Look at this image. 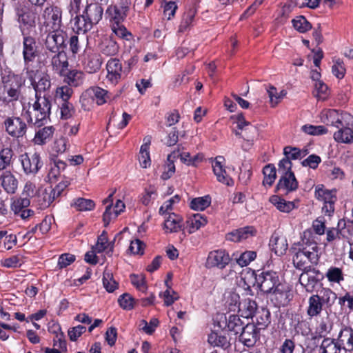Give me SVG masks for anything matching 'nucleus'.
Wrapping results in <instances>:
<instances>
[{
	"label": "nucleus",
	"mask_w": 353,
	"mask_h": 353,
	"mask_svg": "<svg viewBox=\"0 0 353 353\" xmlns=\"http://www.w3.org/2000/svg\"><path fill=\"white\" fill-rule=\"evenodd\" d=\"M0 101L4 103L17 101L21 96L22 78L6 68L1 72Z\"/></svg>",
	"instance_id": "1"
},
{
	"label": "nucleus",
	"mask_w": 353,
	"mask_h": 353,
	"mask_svg": "<svg viewBox=\"0 0 353 353\" xmlns=\"http://www.w3.org/2000/svg\"><path fill=\"white\" fill-rule=\"evenodd\" d=\"M14 12L19 28L23 32L25 30H31L34 28L37 23L39 21V11L37 8L28 6L24 2L14 3Z\"/></svg>",
	"instance_id": "2"
},
{
	"label": "nucleus",
	"mask_w": 353,
	"mask_h": 353,
	"mask_svg": "<svg viewBox=\"0 0 353 353\" xmlns=\"http://www.w3.org/2000/svg\"><path fill=\"white\" fill-rule=\"evenodd\" d=\"M35 101L32 105L34 110V121L29 111H26L23 117L28 123H32L34 125L40 127L43 125L50 114L52 103L50 96H35Z\"/></svg>",
	"instance_id": "3"
},
{
	"label": "nucleus",
	"mask_w": 353,
	"mask_h": 353,
	"mask_svg": "<svg viewBox=\"0 0 353 353\" xmlns=\"http://www.w3.org/2000/svg\"><path fill=\"white\" fill-rule=\"evenodd\" d=\"M26 74L35 91V96H50L51 81L48 74L38 70H29L28 68H26Z\"/></svg>",
	"instance_id": "4"
},
{
	"label": "nucleus",
	"mask_w": 353,
	"mask_h": 353,
	"mask_svg": "<svg viewBox=\"0 0 353 353\" xmlns=\"http://www.w3.org/2000/svg\"><path fill=\"white\" fill-rule=\"evenodd\" d=\"M294 252L293 256V264L296 269L305 270L309 269L310 265L308 264L316 265L319 262V257L318 253L314 251L307 250V247L292 248Z\"/></svg>",
	"instance_id": "5"
},
{
	"label": "nucleus",
	"mask_w": 353,
	"mask_h": 353,
	"mask_svg": "<svg viewBox=\"0 0 353 353\" xmlns=\"http://www.w3.org/2000/svg\"><path fill=\"white\" fill-rule=\"evenodd\" d=\"M67 34L61 29H54L46 36L44 46L46 52H56L64 50L66 47Z\"/></svg>",
	"instance_id": "6"
},
{
	"label": "nucleus",
	"mask_w": 353,
	"mask_h": 353,
	"mask_svg": "<svg viewBox=\"0 0 353 353\" xmlns=\"http://www.w3.org/2000/svg\"><path fill=\"white\" fill-rule=\"evenodd\" d=\"M245 325L240 317L234 314H230L228 317L223 314H218L214 320V327L221 330L228 327V331L233 332L235 334L240 333Z\"/></svg>",
	"instance_id": "7"
},
{
	"label": "nucleus",
	"mask_w": 353,
	"mask_h": 353,
	"mask_svg": "<svg viewBox=\"0 0 353 353\" xmlns=\"http://www.w3.org/2000/svg\"><path fill=\"white\" fill-rule=\"evenodd\" d=\"M315 197L324 202L323 212L328 215L334 212L336 201V190H328L323 185H318L315 188Z\"/></svg>",
	"instance_id": "8"
},
{
	"label": "nucleus",
	"mask_w": 353,
	"mask_h": 353,
	"mask_svg": "<svg viewBox=\"0 0 353 353\" xmlns=\"http://www.w3.org/2000/svg\"><path fill=\"white\" fill-rule=\"evenodd\" d=\"M256 281L260 290L266 294H270L282 283L278 274L274 271H263L256 276Z\"/></svg>",
	"instance_id": "9"
},
{
	"label": "nucleus",
	"mask_w": 353,
	"mask_h": 353,
	"mask_svg": "<svg viewBox=\"0 0 353 353\" xmlns=\"http://www.w3.org/2000/svg\"><path fill=\"white\" fill-rule=\"evenodd\" d=\"M6 131L14 138H22L27 132L26 123L21 117H8L4 121Z\"/></svg>",
	"instance_id": "10"
},
{
	"label": "nucleus",
	"mask_w": 353,
	"mask_h": 353,
	"mask_svg": "<svg viewBox=\"0 0 353 353\" xmlns=\"http://www.w3.org/2000/svg\"><path fill=\"white\" fill-rule=\"evenodd\" d=\"M61 16L62 11L61 8L54 6L46 7L42 13L44 25L50 26L52 30L61 28L62 24Z\"/></svg>",
	"instance_id": "11"
},
{
	"label": "nucleus",
	"mask_w": 353,
	"mask_h": 353,
	"mask_svg": "<svg viewBox=\"0 0 353 353\" xmlns=\"http://www.w3.org/2000/svg\"><path fill=\"white\" fill-rule=\"evenodd\" d=\"M130 1H123L120 6L110 5L106 10V14L113 23H121L126 17L130 10Z\"/></svg>",
	"instance_id": "12"
},
{
	"label": "nucleus",
	"mask_w": 353,
	"mask_h": 353,
	"mask_svg": "<svg viewBox=\"0 0 353 353\" xmlns=\"http://www.w3.org/2000/svg\"><path fill=\"white\" fill-rule=\"evenodd\" d=\"M20 159L26 174H35L42 166L40 155L37 152L30 155L27 153L23 154L21 155Z\"/></svg>",
	"instance_id": "13"
},
{
	"label": "nucleus",
	"mask_w": 353,
	"mask_h": 353,
	"mask_svg": "<svg viewBox=\"0 0 353 353\" xmlns=\"http://www.w3.org/2000/svg\"><path fill=\"white\" fill-rule=\"evenodd\" d=\"M259 339V330L254 323H246L240 332L239 341L248 347H253Z\"/></svg>",
	"instance_id": "14"
},
{
	"label": "nucleus",
	"mask_w": 353,
	"mask_h": 353,
	"mask_svg": "<svg viewBox=\"0 0 353 353\" xmlns=\"http://www.w3.org/2000/svg\"><path fill=\"white\" fill-rule=\"evenodd\" d=\"M270 294H271V301H274V305L278 307L287 305L291 299L290 288L283 283L277 285Z\"/></svg>",
	"instance_id": "15"
},
{
	"label": "nucleus",
	"mask_w": 353,
	"mask_h": 353,
	"mask_svg": "<svg viewBox=\"0 0 353 353\" xmlns=\"http://www.w3.org/2000/svg\"><path fill=\"white\" fill-rule=\"evenodd\" d=\"M38 55V46L35 39L26 36L23 37V57L25 63V69L29 68V63L32 62Z\"/></svg>",
	"instance_id": "16"
},
{
	"label": "nucleus",
	"mask_w": 353,
	"mask_h": 353,
	"mask_svg": "<svg viewBox=\"0 0 353 353\" xmlns=\"http://www.w3.org/2000/svg\"><path fill=\"white\" fill-rule=\"evenodd\" d=\"M231 259L225 250H219L210 252L207 259V266L224 268L230 263Z\"/></svg>",
	"instance_id": "17"
},
{
	"label": "nucleus",
	"mask_w": 353,
	"mask_h": 353,
	"mask_svg": "<svg viewBox=\"0 0 353 353\" xmlns=\"http://www.w3.org/2000/svg\"><path fill=\"white\" fill-rule=\"evenodd\" d=\"M46 59H50L53 70L61 72L68 66L66 54L64 50L56 52H45Z\"/></svg>",
	"instance_id": "18"
},
{
	"label": "nucleus",
	"mask_w": 353,
	"mask_h": 353,
	"mask_svg": "<svg viewBox=\"0 0 353 353\" xmlns=\"http://www.w3.org/2000/svg\"><path fill=\"white\" fill-rule=\"evenodd\" d=\"M299 183L294 173L281 175L276 185L277 192H283L285 194L293 192L298 188Z\"/></svg>",
	"instance_id": "19"
},
{
	"label": "nucleus",
	"mask_w": 353,
	"mask_h": 353,
	"mask_svg": "<svg viewBox=\"0 0 353 353\" xmlns=\"http://www.w3.org/2000/svg\"><path fill=\"white\" fill-rule=\"evenodd\" d=\"M107 79L112 84H117L121 78L122 65L118 59H110L106 65Z\"/></svg>",
	"instance_id": "20"
},
{
	"label": "nucleus",
	"mask_w": 353,
	"mask_h": 353,
	"mask_svg": "<svg viewBox=\"0 0 353 353\" xmlns=\"http://www.w3.org/2000/svg\"><path fill=\"white\" fill-rule=\"evenodd\" d=\"M337 341L346 352L353 351V329L349 326L343 327L339 332Z\"/></svg>",
	"instance_id": "21"
},
{
	"label": "nucleus",
	"mask_w": 353,
	"mask_h": 353,
	"mask_svg": "<svg viewBox=\"0 0 353 353\" xmlns=\"http://www.w3.org/2000/svg\"><path fill=\"white\" fill-rule=\"evenodd\" d=\"M225 159L222 156H218L215 158L214 162L212 163L213 172L216 176L217 180L227 185H230L232 182V179L227 174L222 163Z\"/></svg>",
	"instance_id": "22"
},
{
	"label": "nucleus",
	"mask_w": 353,
	"mask_h": 353,
	"mask_svg": "<svg viewBox=\"0 0 353 353\" xmlns=\"http://www.w3.org/2000/svg\"><path fill=\"white\" fill-rule=\"evenodd\" d=\"M1 186L8 194H14L18 187V181L10 171H4L0 175Z\"/></svg>",
	"instance_id": "23"
},
{
	"label": "nucleus",
	"mask_w": 353,
	"mask_h": 353,
	"mask_svg": "<svg viewBox=\"0 0 353 353\" xmlns=\"http://www.w3.org/2000/svg\"><path fill=\"white\" fill-rule=\"evenodd\" d=\"M83 14L92 25L97 24L102 19L103 9L101 5L97 3H90L85 8Z\"/></svg>",
	"instance_id": "24"
},
{
	"label": "nucleus",
	"mask_w": 353,
	"mask_h": 353,
	"mask_svg": "<svg viewBox=\"0 0 353 353\" xmlns=\"http://www.w3.org/2000/svg\"><path fill=\"white\" fill-rule=\"evenodd\" d=\"M183 219L175 213H169L166 217L163 228L166 232H178L183 229Z\"/></svg>",
	"instance_id": "25"
},
{
	"label": "nucleus",
	"mask_w": 353,
	"mask_h": 353,
	"mask_svg": "<svg viewBox=\"0 0 353 353\" xmlns=\"http://www.w3.org/2000/svg\"><path fill=\"white\" fill-rule=\"evenodd\" d=\"M85 94L91 97L99 105L105 103L110 98L108 92L99 87L90 88L86 90Z\"/></svg>",
	"instance_id": "26"
},
{
	"label": "nucleus",
	"mask_w": 353,
	"mask_h": 353,
	"mask_svg": "<svg viewBox=\"0 0 353 353\" xmlns=\"http://www.w3.org/2000/svg\"><path fill=\"white\" fill-rule=\"evenodd\" d=\"M270 246L276 255L281 256L288 250V244L284 236H280L276 234H274L270 239Z\"/></svg>",
	"instance_id": "27"
},
{
	"label": "nucleus",
	"mask_w": 353,
	"mask_h": 353,
	"mask_svg": "<svg viewBox=\"0 0 353 353\" xmlns=\"http://www.w3.org/2000/svg\"><path fill=\"white\" fill-rule=\"evenodd\" d=\"M99 49L101 53L105 56H114L118 53L119 46L112 37H107L101 42Z\"/></svg>",
	"instance_id": "28"
},
{
	"label": "nucleus",
	"mask_w": 353,
	"mask_h": 353,
	"mask_svg": "<svg viewBox=\"0 0 353 353\" xmlns=\"http://www.w3.org/2000/svg\"><path fill=\"white\" fill-rule=\"evenodd\" d=\"M14 152L10 147L3 148L0 150V172L8 171L12 166L14 161Z\"/></svg>",
	"instance_id": "29"
},
{
	"label": "nucleus",
	"mask_w": 353,
	"mask_h": 353,
	"mask_svg": "<svg viewBox=\"0 0 353 353\" xmlns=\"http://www.w3.org/2000/svg\"><path fill=\"white\" fill-rule=\"evenodd\" d=\"M323 303L321 301L320 296L318 294L312 295L308 299V307L307 314L310 318L319 315L323 310Z\"/></svg>",
	"instance_id": "30"
},
{
	"label": "nucleus",
	"mask_w": 353,
	"mask_h": 353,
	"mask_svg": "<svg viewBox=\"0 0 353 353\" xmlns=\"http://www.w3.org/2000/svg\"><path fill=\"white\" fill-rule=\"evenodd\" d=\"M239 311L243 317L253 318L258 311V306L255 301L246 299L239 303Z\"/></svg>",
	"instance_id": "31"
},
{
	"label": "nucleus",
	"mask_w": 353,
	"mask_h": 353,
	"mask_svg": "<svg viewBox=\"0 0 353 353\" xmlns=\"http://www.w3.org/2000/svg\"><path fill=\"white\" fill-rule=\"evenodd\" d=\"M56 199L52 188H45L37 195V202L41 209H45L49 207Z\"/></svg>",
	"instance_id": "32"
},
{
	"label": "nucleus",
	"mask_w": 353,
	"mask_h": 353,
	"mask_svg": "<svg viewBox=\"0 0 353 353\" xmlns=\"http://www.w3.org/2000/svg\"><path fill=\"white\" fill-rule=\"evenodd\" d=\"M102 64L100 56L97 54H91L88 55L83 62L84 69L88 73H94L98 71Z\"/></svg>",
	"instance_id": "33"
},
{
	"label": "nucleus",
	"mask_w": 353,
	"mask_h": 353,
	"mask_svg": "<svg viewBox=\"0 0 353 353\" xmlns=\"http://www.w3.org/2000/svg\"><path fill=\"white\" fill-rule=\"evenodd\" d=\"M208 342L214 346L221 347L225 350L230 346V340L228 336L218 333L216 331H213L208 336Z\"/></svg>",
	"instance_id": "34"
},
{
	"label": "nucleus",
	"mask_w": 353,
	"mask_h": 353,
	"mask_svg": "<svg viewBox=\"0 0 353 353\" xmlns=\"http://www.w3.org/2000/svg\"><path fill=\"white\" fill-rule=\"evenodd\" d=\"M255 315L256 327L258 326L257 329L264 330L268 326L270 323V313L268 309L261 308L258 310Z\"/></svg>",
	"instance_id": "35"
},
{
	"label": "nucleus",
	"mask_w": 353,
	"mask_h": 353,
	"mask_svg": "<svg viewBox=\"0 0 353 353\" xmlns=\"http://www.w3.org/2000/svg\"><path fill=\"white\" fill-rule=\"evenodd\" d=\"M270 201L275 205L279 211L283 212H290L295 208L294 202L286 201L277 195L272 196L270 198Z\"/></svg>",
	"instance_id": "36"
},
{
	"label": "nucleus",
	"mask_w": 353,
	"mask_h": 353,
	"mask_svg": "<svg viewBox=\"0 0 353 353\" xmlns=\"http://www.w3.org/2000/svg\"><path fill=\"white\" fill-rule=\"evenodd\" d=\"M307 247V250L314 251L318 253L317 243L314 240V236L310 230H307L303 232L301 243L299 245V248Z\"/></svg>",
	"instance_id": "37"
},
{
	"label": "nucleus",
	"mask_w": 353,
	"mask_h": 353,
	"mask_svg": "<svg viewBox=\"0 0 353 353\" xmlns=\"http://www.w3.org/2000/svg\"><path fill=\"white\" fill-rule=\"evenodd\" d=\"M65 80L70 86H80L84 81V73L77 70H70L66 74Z\"/></svg>",
	"instance_id": "38"
},
{
	"label": "nucleus",
	"mask_w": 353,
	"mask_h": 353,
	"mask_svg": "<svg viewBox=\"0 0 353 353\" xmlns=\"http://www.w3.org/2000/svg\"><path fill=\"white\" fill-rule=\"evenodd\" d=\"M335 141L343 143L353 142V130L348 127L341 128L334 134Z\"/></svg>",
	"instance_id": "39"
},
{
	"label": "nucleus",
	"mask_w": 353,
	"mask_h": 353,
	"mask_svg": "<svg viewBox=\"0 0 353 353\" xmlns=\"http://www.w3.org/2000/svg\"><path fill=\"white\" fill-rule=\"evenodd\" d=\"M341 348L338 341L330 338L324 339L319 347L320 353H339Z\"/></svg>",
	"instance_id": "40"
},
{
	"label": "nucleus",
	"mask_w": 353,
	"mask_h": 353,
	"mask_svg": "<svg viewBox=\"0 0 353 353\" xmlns=\"http://www.w3.org/2000/svg\"><path fill=\"white\" fill-rule=\"evenodd\" d=\"M196 11L193 9H189L184 12L180 25L179 26L178 32L183 33L190 30L192 23L194 18Z\"/></svg>",
	"instance_id": "41"
},
{
	"label": "nucleus",
	"mask_w": 353,
	"mask_h": 353,
	"mask_svg": "<svg viewBox=\"0 0 353 353\" xmlns=\"http://www.w3.org/2000/svg\"><path fill=\"white\" fill-rule=\"evenodd\" d=\"M92 26L88 18L84 17L83 13L81 16H76L74 19L73 28L77 30L78 34L81 32L83 33L86 32L92 28Z\"/></svg>",
	"instance_id": "42"
},
{
	"label": "nucleus",
	"mask_w": 353,
	"mask_h": 353,
	"mask_svg": "<svg viewBox=\"0 0 353 353\" xmlns=\"http://www.w3.org/2000/svg\"><path fill=\"white\" fill-rule=\"evenodd\" d=\"M66 168V163L57 159L54 161L53 165L51 166L50 170L48 173V179L49 181L52 183L53 181H55L59 176L61 174V172L63 171Z\"/></svg>",
	"instance_id": "43"
},
{
	"label": "nucleus",
	"mask_w": 353,
	"mask_h": 353,
	"mask_svg": "<svg viewBox=\"0 0 353 353\" xmlns=\"http://www.w3.org/2000/svg\"><path fill=\"white\" fill-rule=\"evenodd\" d=\"M54 131V128L52 126L44 127L40 129L34 136V143L39 145L45 143L46 140L52 136Z\"/></svg>",
	"instance_id": "44"
},
{
	"label": "nucleus",
	"mask_w": 353,
	"mask_h": 353,
	"mask_svg": "<svg viewBox=\"0 0 353 353\" xmlns=\"http://www.w3.org/2000/svg\"><path fill=\"white\" fill-rule=\"evenodd\" d=\"M263 173L264 175L263 185H268L269 186H271L274 183L276 177L275 166L273 164H268L265 165L263 169Z\"/></svg>",
	"instance_id": "45"
},
{
	"label": "nucleus",
	"mask_w": 353,
	"mask_h": 353,
	"mask_svg": "<svg viewBox=\"0 0 353 353\" xmlns=\"http://www.w3.org/2000/svg\"><path fill=\"white\" fill-rule=\"evenodd\" d=\"M72 205L78 211H90L94 208V202L88 199L78 198L73 201Z\"/></svg>",
	"instance_id": "46"
},
{
	"label": "nucleus",
	"mask_w": 353,
	"mask_h": 353,
	"mask_svg": "<svg viewBox=\"0 0 353 353\" xmlns=\"http://www.w3.org/2000/svg\"><path fill=\"white\" fill-rule=\"evenodd\" d=\"M267 92L272 107H275L287 94L285 90H282L278 93L276 88L273 85H270Z\"/></svg>",
	"instance_id": "47"
},
{
	"label": "nucleus",
	"mask_w": 353,
	"mask_h": 353,
	"mask_svg": "<svg viewBox=\"0 0 353 353\" xmlns=\"http://www.w3.org/2000/svg\"><path fill=\"white\" fill-rule=\"evenodd\" d=\"M332 326L333 323L327 315L325 318H322L319 322L316 327V332L321 337H324L330 332L332 329Z\"/></svg>",
	"instance_id": "48"
},
{
	"label": "nucleus",
	"mask_w": 353,
	"mask_h": 353,
	"mask_svg": "<svg viewBox=\"0 0 353 353\" xmlns=\"http://www.w3.org/2000/svg\"><path fill=\"white\" fill-rule=\"evenodd\" d=\"M189 225V233H193L207 223V220L200 214H194L193 217L187 221Z\"/></svg>",
	"instance_id": "49"
},
{
	"label": "nucleus",
	"mask_w": 353,
	"mask_h": 353,
	"mask_svg": "<svg viewBox=\"0 0 353 353\" xmlns=\"http://www.w3.org/2000/svg\"><path fill=\"white\" fill-rule=\"evenodd\" d=\"M292 23L293 27L301 33H304L312 28V25L303 16L296 17Z\"/></svg>",
	"instance_id": "50"
},
{
	"label": "nucleus",
	"mask_w": 353,
	"mask_h": 353,
	"mask_svg": "<svg viewBox=\"0 0 353 353\" xmlns=\"http://www.w3.org/2000/svg\"><path fill=\"white\" fill-rule=\"evenodd\" d=\"M330 282L339 283L344 280L342 270L336 267L330 268L325 274Z\"/></svg>",
	"instance_id": "51"
},
{
	"label": "nucleus",
	"mask_w": 353,
	"mask_h": 353,
	"mask_svg": "<svg viewBox=\"0 0 353 353\" xmlns=\"http://www.w3.org/2000/svg\"><path fill=\"white\" fill-rule=\"evenodd\" d=\"M211 203L210 197L205 196L193 199L190 203V207L194 210H203L208 208Z\"/></svg>",
	"instance_id": "52"
},
{
	"label": "nucleus",
	"mask_w": 353,
	"mask_h": 353,
	"mask_svg": "<svg viewBox=\"0 0 353 353\" xmlns=\"http://www.w3.org/2000/svg\"><path fill=\"white\" fill-rule=\"evenodd\" d=\"M320 296L321 301L323 305L325 304L327 307H331L337 299V295L329 288L323 289Z\"/></svg>",
	"instance_id": "53"
},
{
	"label": "nucleus",
	"mask_w": 353,
	"mask_h": 353,
	"mask_svg": "<svg viewBox=\"0 0 353 353\" xmlns=\"http://www.w3.org/2000/svg\"><path fill=\"white\" fill-rule=\"evenodd\" d=\"M301 130L305 133L313 136L322 135L327 132V129L323 125H304Z\"/></svg>",
	"instance_id": "54"
},
{
	"label": "nucleus",
	"mask_w": 353,
	"mask_h": 353,
	"mask_svg": "<svg viewBox=\"0 0 353 353\" xmlns=\"http://www.w3.org/2000/svg\"><path fill=\"white\" fill-rule=\"evenodd\" d=\"M103 284L108 292H114L118 287V283L114 281L112 274L106 270L103 272Z\"/></svg>",
	"instance_id": "55"
},
{
	"label": "nucleus",
	"mask_w": 353,
	"mask_h": 353,
	"mask_svg": "<svg viewBox=\"0 0 353 353\" xmlns=\"http://www.w3.org/2000/svg\"><path fill=\"white\" fill-rule=\"evenodd\" d=\"M112 30L119 38L126 41H130L132 39V34L121 23H113Z\"/></svg>",
	"instance_id": "56"
},
{
	"label": "nucleus",
	"mask_w": 353,
	"mask_h": 353,
	"mask_svg": "<svg viewBox=\"0 0 353 353\" xmlns=\"http://www.w3.org/2000/svg\"><path fill=\"white\" fill-rule=\"evenodd\" d=\"M116 190H114L110 195L103 201L104 204L108 203L105 208V210L103 215V219L105 222V225H108L112 219V206L113 202V195L115 193Z\"/></svg>",
	"instance_id": "57"
},
{
	"label": "nucleus",
	"mask_w": 353,
	"mask_h": 353,
	"mask_svg": "<svg viewBox=\"0 0 353 353\" xmlns=\"http://www.w3.org/2000/svg\"><path fill=\"white\" fill-rule=\"evenodd\" d=\"M30 204L28 198H19L14 200L11 204V210L14 214H19L25 208H27Z\"/></svg>",
	"instance_id": "58"
},
{
	"label": "nucleus",
	"mask_w": 353,
	"mask_h": 353,
	"mask_svg": "<svg viewBox=\"0 0 353 353\" xmlns=\"http://www.w3.org/2000/svg\"><path fill=\"white\" fill-rule=\"evenodd\" d=\"M61 118L62 119H68L72 118L75 114V109L73 105L69 101L63 102L60 105Z\"/></svg>",
	"instance_id": "59"
},
{
	"label": "nucleus",
	"mask_w": 353,
	"mask_h": 353,
	"mask_svg": "<svg viewBox=\"0 0 353 353\" xmlns=\"http://www.w3.org/2000/svg\"><path fill=\"white\" fill-rule=\"evenodd\" d=\"M256 253L254 251H245L241 254L239 258H236V263L241 267L247 266L251 261L255 259Z\"/></svg>",
	"instance_id": "60"
},
{
	"label": "nucleus",
	"mask_w": 353,
	"mask_h": 353,
	"mask_svg": "<svg viewBox=\"0 0 353 353\" xmlns=\"http://www.w3.org/2000/svg\"><path fill=\"white\" fill-rule=\"evenodd\" d=\"M118 302L124 310H132L135 303L134 299L128 293H125L119 296Z\"/></svg>",
	"instance_id": "61"
},
{
	"label": "nucleus",
	"mask_w": 353,
	"mask_h": 353,
	"mask_svg": "<svg viewBox=\"0 0 353 353\" xmlns=\"http://www.w3.org/2000/svg\"><path fill=\"white\" fill-rule=\"evenodd\" d=\"M159 321L157 319L152 318L150 320V324L152 326L148 327V323L145 320L142 319L140 321L139 326L140 330H143L145 333L152 334L154 332L156 327L159 325Z\"/></svg>",
	"instance_id": "62"
},
{
	"label": "nucleus",
	"mask_w": 353,
	"mask_h": 353,
	"mask_svg": "<svg viewBox=\"0 0 353 353\" xmlns=\"http://www.w3.org/2000/svg\"><path fill=\"white\" fill-rule=\"evenodd\" d=\"M292 164L291 161L289 159V158L285 157V158L281 159L279 163V165H278L279 173L281 174V175H284V174H290V173H294L292 171Z\"/></svg>",
	"instance_id": "63"
},
{
	"label": "nucleus",
	"mask_w": 353,
	"mask_h": 353,
	"mask_svg": "<svg viewBox=\"0 0 353 353\" xmlns=\"http://www.w3.org/2000/svg\"><path fill=\"white\" fill-rule=\"evenodd\" d=\"M108 248V236L106 232L103 231L98 237L97 242L95 245L92 246V249L95 250L98 253L102 252Z\"/></svg>",
	"instance_id": "64"
}]
</instances>
